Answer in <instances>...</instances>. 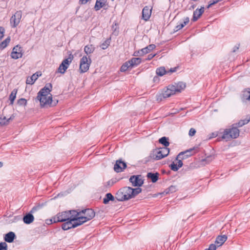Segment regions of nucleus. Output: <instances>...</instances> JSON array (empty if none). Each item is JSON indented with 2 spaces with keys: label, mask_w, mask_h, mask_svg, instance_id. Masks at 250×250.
<instances>
[{
  "label": "nucleus",
  "mask_w": 250,
  "mask_h": 250,
  "mask_svg": "<svg viewBox=\"0 0 250 250\" xmlns=\"http://www.w3.org/2000/svg\"><path fill=\"white\" fill-rule=\"evenodd\" d=\"M52 88V84L48 83L38 93L36 100L40 101L42 107L53 106L57 104L58 100L53 99L52 95L50 93Z\"/></svg>",
  "instance_id": "1"
},
{
  "label": "nucleus",
  "mask_w": 250,
  "mask_h": 250,
  "mask_svg": "<svg viewBox=\"0 0 250 250\" xmlns=\"http://www.w3.org/2000/svg\"><path fill=\"white\" fill-rule=\"evenodd\" d=\"M78 215V211L76 210H70L64 211L58 213L56 216H54V222H64L73 218L77 217Z\"/></svg>",
  "instance_id": "2"
},
{
  "label": "nucleus",
  "mask_w": 250,
  "mask_h": 250,
  "mask_svg": "<svg viewBox=\"0 0 250 250\" xmlns=\"http://www.w3.org/2000/svg\"><path fill=\"white\" fill-rule=\"evenodd\" d=\"M78 215L77 216V218L79 222L81 223V225L84 223L90 220L95 215V212L91 208L83 209L81 211H78Z\"/></svg>",
  "instance_id": "3"
},
{
  "label": "nucleus",
  "mask_w": 250,
  "mask_h": 250,
  "mask_svg": "<svg viewBox=\"0 0 250 250\" xmlns=\"http://www.w3.org/2000/svg\"><path fill=\"white\" fill-rule=\"evenodd\" d=\"M239 135V130L234 125L231 128H226L224 130L222 139L229 141L232 139L237 138Z\"/></svg>",
  "instance_id": "4"
},
{
  "label": "nucleus",
  "mask_w": 250,
  "mask_h": 250,
  "mask_svg": "<svg viewBox=\"0 0 250 250\" xmlns=\"http://www.w3.org/2000/svg\"><path fill=\"white\" fill-rule=\"evenodd\" d=\"M131 190L132 188L129 187H125L120 189L117 194L118 200L123 201L132 198Z\"/></svg>",
  "instance_id": "5"
},
{
  "label": "nucleus",
  "mask_w": 250,
  "mask_h": 250,
  "mask_svg": "<svg viewBox=\"0 0 250 250\" xmlns=\"http://www.w3.org/2000/svg\"><path fill=\"white\" fill-rule=\"evenodd\" d=\"M77 217H73L70 220L65 221L62 225V228L64 230H67L71 228H75L81 225Z\"/></svg>",
  "instance_id": "6"
},
{
  "label": "nucleus",
  "mask_w": 250,
  "mask_h": 250,
  "mask_svg": "<svg viewBox=\"0 0 250 250\" xmlns=\"http://www.w3.org/2000/svg\"><path fill=\"white\" fill-rule=\"evenodd\" d=\"M91 63V60L89 57L86 56H83L80 60V71L81 73L86 72L89 68Z\"/></svg>",
  "instance_id": "7"
},
{
  "label": "nucleus",
  "mask_w": 250,
  "mask_h": 250,
  "mask_svg": "<svg viewBox=\"0 0 250 250\" xmlns=\"http://www.w3.org/2000/svg\"><path fill=\"white\" fill-rule=\"evenodd\" d=\"M22 17L21 11H17L10 18V24L12 27H16L20 23Z\"/></svg>",
  "instance_id": "8"
},
{
  "label": "nucleus",
  "mask_w": 250,
  "mask_h": 250,
  "mask_svg": "<svg viewBox=\"0 0 250 250\" xmlns=\"http://www.w3.org/2000/svg\"><path fill=\"white\" fill-rule=\"evenodd\" d=\"M169 149L167 147H161L156 150L155 159L160 160L168 155Z\"/></svg>",
  "instance_id": "9"
},
{
  "label": "nucleus",
  "mask_w": 250,
  "mask_h": 250,
  "mask_svg": "<svg viewBox=\"0 0 250 250\" xmlns=\"http://www.w3.org/2000/svg\"><path fill=\"white\" fill-rule=\"evenodd\" d=\"M22 56V48L21 46L17 45L15 46L12 50L11 54V57L12 59L17 60L21 58Z\"/></svg>",
  "instance_id": "10"
},
{
  "label": "nucleus",
  "mask_w": 250,
  "mask_h": 250,
  "mask_svg": "<svg viewBox=\"0 0 250 250\" xmlns=\"http://www.w3.org/2000/svg\"><path fill=\"white\" fill-rule=\"evenodd\" d=\"M129 180L134 187H140L144 183V181L140 178V175L131 176Z\"/></svg>",
  "instance_id": "11"
},
{
  "label": "nucleus",
  "mask_w": 250,
  "mask_h": 250,
  "mask_svg": "<svg viewBox=\"0 0 250 250\" xmlns=\"http://www.w3.org/2000/svg\"><path fill=\"white\" fill-rule=\"evenodd\" d=\"M71 62V60H69L68 58L64 60L60 65L58 69V72L61 74H64Z\"/></svg>",
  "instance_id": "12"
},
{
  "label": "nucleus",
  "mask_w": 250,
  "mask_h": 250,
  "mask_svg": "<svg viewBox=\"0 0 250 250\" xmlns=\"http://www.w3.org/2000/svg\"><path fill=\"white\" fill-rule=\"evenodd\" d=\"M126 167V163L122 160H117L114 166V169L116 172H122Z\"/></svg>",
  "instance_id": "13"
},
{
  "label": "nucleus",
  "mask_w": 250,
  "mask_h": 250,
  "mask_svg": "<svg viewBox=\"0 0 250 250\" xmlns=\"http://www.w3.org/2000/svg\"><path fill=\"white\" fill-rule=\"evenodd\" d=\"M152 7L146 6L142 10V19L145 21H147L151 15Z\"/></svg>",
  "instance_id": "14"
},
{
  "label": "nucleus",
  "mask_w": 250,
  "mask_h": 250,
  "mask_svg": "<svg viewBox=\"0 0 250 250\" xmlns=\"http://www.w3.org/2000/svg\"><path fill=\"white\" fill-rule=\"evenodd\" d=\"M194 150V148H190L186 151L181 152L177 156L176 160H178V158L180 157L182 159H185L188 157L191 156L193 154L192 152Z\"/></svg>",
  "instance_id": "15"
},
{
  "label": "nucleus",
  "mask_w": 250,
  "mask_h": 250,
  "mask_svg": "<svg viewBox=\"0 0 250 250\" xmlns=\"http://www.w3.org/2000/svg\"><path fill=\"white\" fill-rule=\"evenodd\" d=\"M175 94L173 86L168 85L167 88L162 94L163 98H167Z\"/></svg>",
  "instance_id": "16"
},
{
  "label": "nucleus",
  "mask_w": 250,
  "mask_h": 250,
  "mask_svg": "<svg viewBox=\"0 0 250 250\" xmlns=\"http://www.w3.org/2000/svg\"><path fill=\"white\" fill-rule=\"evenodd\" d=\"M156 47V46L154 44H151L147 46L142 48L140 51H138V53H140V56H143L145 54L148 53L150 51L153 50Z\"/></svg>",
  "instance_id": "17"
},
{
  "label": "nucleus",
  "mask_w": 250,
  "mask_h": 250,
  "mask_svg": "<svg viewBox=\"0 0 250 250\" xmlns=\"http://www.w3.org/2000/svg\"><path fill=\"white\" fill-rule=\"evenodd\" d=\"M241 98L243 102L250 104V89L243 91Z\"/></svg>",
  "instance_id": "18"
},
{
  "label": "nucleus",
  "mask_w": 250,
  "mask_h": 250,
  "mask_svg": "<svg viewBox=\"0 0 250 250\" xmlns=\"http://www.w3.org/2000/svg\"><path fill=\"white\" fill-rule=\"evenodd\" d=\"M204 12V7L202 6L200 9H197L193 12L192 20L193 21H196Z\"/></svg>",
  "instance_id": "19"
},
{
  "label": "nucleus",
  "mask_w": 250,
  "mask_h": 250,
  "mask_svg": "<svg viewBox=\"0 0 250 250\" xmlns=\"http://www.w3.org/2000/svg\"><path fill=\"white\" fill-rule=\"evenodd\" d=\"M173 86V88L174 90V91L176 93L177 92H181L182 90L184 89L186 87L185 83L180 82L177 83H175L174 85H171Z\"/></svg>",
  "instance_id": "20"
},
{
  "label": "nucleus",
  "mask_w": 250,
  "mask_h": 250,
  "mask_svg": "<svg viewBox=\"0 0 250 250\" xmlns=\"http://www.w3.org/2000/svg\"><path fill=\"white\" fill-rule=\"evenodd\" d=\"M41 75V74H39L38 72L33 74L31 77H29L27 78L26 83L30 85L33 84L36 80L38 78V77Z\"/></svg>",
  "instance_id": "21"
},
{
  "label": "nucleus",
  "mask_w": 250,
  "mask_h": 250,
  "mask_svg": "<svg viewBox=\"0 0 250 250\" xmlns=\"http://www.w3.org/2000/svg\"><path fill=\"white\" fill-rule=\"evenodd\" d=\"M34 220V216L31 213H28L23 217V221L26 224H30Z\"/></svg>",
  "instance_id": "22"
},
{
  "label": "nucleus",
  "mask_w": 250,
  "mask_h": 250,
  "mask_svg": "<svg viewBox=\"0 0 250 250\" xmlns=\"http://www.w3.org/2000/svg\"><path fill=\"white\" fill-rule=\"evenodd\" d=\"M16 235L14 232L10 231L5 234L4 240L8 243H12L15 238Z\"/></svg>",
  "instance_id": "23"
},
{
  "label": "nucleus",
  "mask_w": 250,
  "mask_h": 250,
  "mask_svg": "<svg viewBox=\"0 0 250 250\" xmlns=\"http://www.w3.org/2000/svg\"><path fill=\"white\" fill-rule=\"evenodd\" d=\"M227 237L225 235L218 236L215 240V244L217 245L218 247L222 245L227 240Z\"/></svg>",
  "instance_id": "24"
},
{
  "label": "nucleus",
  "mask_w": 250,
  "mask_h": 250,
  "mask_svg": "<svg viewBox=\"0 0 250 250\" xmlns=\"http://www.w3.org/2000/svg\"><path fill=\"white\" fill-rule=\"evenodd\" d=\"M130 62V65H131V68H133L137 66L141 62V59L140 58H133L130 60L128 61Z\"/></svg>",
  "instance_id": "25"
},
{
  "label": "nucleus",
  "mask_w": 250,
  "mask_h": 250,
  "mask_svg": "<svg viewBox=\"0 0 250 250\" xmlns=\"http://www.w3.org/2000/svg\"><path fill=\"white\" fill-rule=\"evenodd\" d=\"M107 0H96L94 8L96 11L99 10L103 7L106 3Z\"/></svg>",
  "instance_id": "26"
},
{
  "label": "nucleus",
  "mask_w": 250,
  "mask_h": 250,
  "mask_svg": "<svg viewBox=\"0 0 250 250\" xmlns=\"http://www.w3.org/2000/svg\"><path fill=\"white\" fill-rule=\"evenodd\" d=\"M95 49V47L92 44H88L85 46L84 51L87 55H88L92 54L94 51Z\"/></svg>",
  "instance_id": "27"
},
{
  "label": "nucleus",
  "mask_w": 250,
  "mask_h": 250,
  "mask_svg": "<svg viewBox=\"0 0 250 250\" xmlns=\"http://www.w3.org/2000/svg\"><path fill=\"white\" fill-rule=\"evenodd\" d=\"M14 116L13 115H12L9 118H7L5 116H3L1 115L0 117V124L1 125H5L7 124L10 120H12L14 119Z\"/></svg>",
  "instance_id": "28"
},
{
  "label": "nucleus",
  "mask_w": 250,
  "mask_h": 250,
  "mask_svg": "<svg viewBox=\"0 0 250 250\" xmlns=\"http://www.w3.org/2000/svg\"><path fill=\"white\" fill-rule=\"evenodd\" d=\"M189 21V18L188 17L184 19V21L181 23H180L178 24L174 29L175 31H178V30L183 28L188 23Z\"/></svg>",
  "instance_id": "29"
},
{
  "label": "nucleus",
  "mask_w": 250,
  "mask_h": 250,
  "mask_svg": "<svg viewBox=\"0 0 250 250\" xmlns=\"http://www.w3.org/2000/svg\"><path fill=\"white\" fill-rule=\"evenodd\" d=\"M158 176L159 174L157 172L155 173L149 172L147 174V177L149 179H150L152 182L153 183H155L157 182L158 179Z\"/></svg>",
  "instance_id": "30"
},
{
  "label": "nucleus",
  "mask_w": 250,
  "mask_h": 250,
  "mask_svg": "<svg viewBox=\"0 0 250 250\" xmlns=\"http://www.w3.org/2000/svg\"><path fill=\"white\" fill-rule=\"evenodd\" d=\"M114 197L110 193H106L105 197L104 198L103 203L104 204H107L110 201H114Z\"/></svg>",
  "instance_id": "31"
},
{
  "label": "nucleus",
  "mask_w": 250,
  "mask_h": 250,
  "mask_svg": "<svg viewBox=\"0 0 250 250\" xmlns=\"http://www.w3.org/2000/svg\"><path fill=\"white\" fill-rule=\"evenodd\" d=\"M17 91H18V90L17 89H14L12 90V91L11 92V93L9 96V99L10 101V104H13L14 101L16 98V95L17 93Z\"/></svg>",
  "instance_id": "32"
},
{
  "label": "nucleus",
  "mask_w": 250,
  "mask_h": 250,
  "mask_svg": "<svg viewBox=\"0 0 250 250\" xmlns=\"http://www.w3.org/2000/svg\"><path fill=\"white\" fill-rule=\"evenodd\" d=\"M10 42V38L8 37L0 43V49L2 50L4 49L6 47H7Z\"/></svg>",
  "instance_id": "33"
},
{
  "label": "nucleus",
  "mask_w": 250,
  "mask_h": 250,
  "mask_svg": "<svg viewBox=\"0 0 250 250\" xmlns=\"http://www.w3.org/2000/svg\"><path fill=\"white\" fill-rule=\"evenodd\" d=\"M176 190V188L174 186H171L168 188L165 189V190L162 193L163 194H167L174 192Z\"/></svg>",
  "instance_id": "34"
},
{
  "label": "nucleus",
  "mask_w": 250,
  "mask_h": 250,
  "mask_svg": "<svg viewBox=\"0 0 250 250\" xmlns=\"http://www.w3.org/2000/svg\"><path fill=\"white\" fill-rule=\"evenodd\" d=\"M159 142L163 145L165 147H167L169 145V143L168 141V138L166 137H163L161 138L159 140Z\"/></svg>",
  "instance_id": "35"
},
{
  "label": "nucleus",
  "mask_w": 250,
  "mask_h": 250,
  "mask_svg": "<svg viewBox=\"0 0 250 250\" xmlns=\"http://www.w3.org/2000/svg\"><path fill=\"white\" fill-rule=\"evenodd\" d=\"M156 73L158 76H163L166 74L167 71L164 67H160L156 69Z\"/></svg>",
  "instance_id": "36"
},
{
  "label": "nucleus",
  "mask_w": 250,
  "mask_h": 250,
  "mask_svg": "<svg viewBox=\"0 0 250 250\" xmlns=\"http://www.w3.org/2000/svg\"><path fill=\"white\" fill-rule=\"evenodd\" d=\"M130 62L128 61L125 62L121 67L120 70L121 72H125L128 68H131L130 65Z\"/></svg>",
  "instance_id": "37"
},
{
  "label": "nucleus",
  "mask_w": 250,
  "mask_h": 250,
  "mask_svg": "<svg viewBox=\"0 0 250 250\" xmlns=\"http://www.w3.org/2000/svg\"><path fill=\"white\" fill-rule=\"evenodd\" d=\"M250 118L247 119H245L244 120H241L238 123H237L236 124V125L237 126H236V127H241L243 125H246V124H247L249 121H250Z\"/></svg>",
  "instance_id": "38"
},
{
  "label": "nucleus",
  "mask_w": 250,
  "mask_h": 250,
  "mask_svg": "<svg viewBox=\"0 0 250 250\" xmlns=\"http://www.w3.org/2000/svg\"><path fill=\"white\" fill-rule=\"evenodd\" d=\"M142 191V189L140 188H132V194L133 198H134L135 196L139 194Z\"/></svg>",
  "instance_id": "39"
},
{
  "label": "nucleus",
  "mask_w": 250,
  "mask_h": 250,
  "mask_svg": "<svg viewBox=\"0 0 250 250\" xmlns=\"http://www.w3.org/2000/svg\"><path fill=\"white\" fill-rule=\"evenodd\" d=\"M110 39H107L101 45V48L104 50L105 49H106L108 46H109V44H110Z\"/></svg>",
  "instance_id": "40"
},
{
  "label": "nucleus",
  "mask_w": 250,
  "mask_h": 250,
  "mask_svg": "<svg viewBox=\"0 0 250 250\" xmlns=\"http://www.w3.org/2000/svg\"><path fill=\"white\" fill-rule=\"evenodd\" d=\"M169 167L170 169L174 171H177L179 169L177 164H175L174 162L171 164Z\"/></svg>",
  "instance_id": "41"
},
{
  "label": "nucleus",
  "mask_w": 250,
  "mask_h": 250,
  "mask_svg": "<svg viewBox=\"0 0 250 250\" xmlns=\"http://www.w3.org/2000/svg\"><path fill=\"white\" fill-rule=\"evenodd\" d=\"M18 104L20 105H26L27 104V101L24 98H21L18 100Z\"/></svg>",
  "instance_id": "42"
},
{
  "label": "nucleus",
  "mask_w": 250,
  "mask_h": 250,
  "mask_svg": "<svg viewBox=\"0 0 250 250\" xmlns=\"http://www.w3.org/2000/svg\"><path fill=\"white\" fill-rule=\"evenodd\" d=\"M0 250H7V245L5 242L0 243Z\"/></svg>",
  "instance_id": "43"
},
{
  "label": "nucleus",
  "mask_w": 250,
  "mask_h": 250,
  "mask_svg": "<svg viewBox=\"0 0 250 250\" xmlns=\"http://www.w3.org/2000/svg\"><path fill=\"white\" fill-rule=\"evenodd\" d=\"M116 182L115 180L114 179H111L109 180L108 182H107L106 184V187H110L112 186Z\"/></svg>",
  "instance_id": "44"
},
{
  "label": "nucleus",
  "mask_w": 250,
  "mask_h": 250,
  "mask_svg": "<svg viewBox=\"0 0 250 250\" xmlns=\"http://www.w3.org/2000/svg\"><path fill=\"white\" fill-rule=\"evenodd\" d=\"M45 223L47 225H50V224H52V223H58V222H54V217H53L51 219H46L45 221Z\"/></svg>",
  "instance_id": "45"
},
{
  "label": "nucleus",
  "mask_w": 250,
  "mask_h": 250,
  "mask_svg": "<svg viewBox=\"0 0 250 250\" xmlns=\"http://www.w3.org/2000/svg\"><path fill=\"white\" fill-rule=\"evenodd\" d=\"M218 136V133L217 132H212V133H211L210 134H209L208 135V139L209 140L210 139H211L213 138H215L216 137H217Z\"/></svg>",
  "instance_id": "46"
},
{
  "label": "nucleus",
  "mask_w": 250,
  "mask_h": 250,
  "mask_svg": "<svg viewBox=\"0 0 250 250\" xmlns=\"http://www.w3.org/2000/svg\"><path fill=\"white\" fill-rule=\"evenodd\" d=\"M4 29L3 27L0 26V41L4 36Z\"/></svg>",
  "instance_id": "47"
},
{
  "label": "nucleus",
  "mask_w": 250,
  "mask_h": 250,
  "mask_svg": "<svg viewBox=\"0 0 250 250\" xmlns=\"http://www.w3.org/2000/svg\"><path fill=\"white\" fill-rule=\"evenodd\" d=\"M196 132V130L194 128H191L189 131L188 135L190 136H193L195 135Z\"/></svg>",
  "instance_id": "48"
},
{
  "label": "nucleus",
  "mask_w": 250,
  "mask_h": 250,
  "mask_svg": "<svg viewBox=\"0 0 250 250\" xmlns=\"http://www.w3.org/2000/svg\"><path fill=\"white\" fill-rule=\"evenodd\" d=\"M216 246L215 244H211L209 245V248H208L209 250H216Z\"/></svg>",
  "instance_id": "49"
},
{
  "label": "nucleus",
  "mask_w": 250,
  "mask_h": 250,
  "mask_svg": "<svg viewBox=\"0 0 250 250\" xmlns=\"http://www.w3.org/2000/svg\"><path fill=\"white\" fill-rule=\"evenodd\" d=\"M156 56V54H149L148 56H147V57L146 58V60L147 61H149L150 60H151L153 57H154L155 56Z\"/></svg>",
  "instance_id": "50"
},
{
  "label": "nucleus",
  "mask_w": 250,
  "mask_h": 250,
  "mask_svg": "<svg viewBox=\"0 0 250 250\" xmlns=\"http://www.w3.org/2000/svg\"><path fill=\"white\" fill-rule=\"evenodd\" d=\"M116 28H117V25L116 24H115V25H113L112 26V28L113 29H114V30L113 32V33L115 35H117L118 34V31H116Z\"/></svg>",
  "instance_id": "51"
},
{
  "label": "nucleus",
  "mask_w": 250,
  "mask_h": 250,
  "mask_svg": "<svg viewBox=\"0 0 250 250\" xmlns=\"http://www.w3.org/2000/svg\"><path fill=\"white\" fill-rule=\"evenodd\" d=\"M212 160V157L211 156L207 157L205 159L203 160V161H207L208 163Z\"/></svg>",
  "instance_id": "52"
},
{
  "label": "nucleus",
  "mask_w": 250,
  "mask_h": 250,
  "mask_svg": "<svg viewBox=\"0 0 250 250\" xmlns=\"http://www.w3.org/2000/svg\"><path fill=\"white\" fill-rule=\"evenodd\" d=\"M183 164L182 160H178L177 165H178V167H179V168L183 166Z\"/></svg>",
  "instance_id": "53"
},
{
  "label": "nucleus",
  "mask_w": 250,
  "mask_h": 250,
  "mask_svg": "<svg viewBox=\"0 0 250 250\" xmlns=\"http://www.w3.org/2000/svg\"><path fill=\"white\" fill-rule=\"evenodd\" d=\"M239 44H237V45H235L234 46V47L233 48L232 52H236L238 50V49H239Z\"/></svg>",
  "instance_id": "54"
},
{
  "label": "nucleus",
  "mask_w": 250,
  "mask_h": 250,
  "mask_svg": "<svg viewBox=\"0 0 250 250\" xmlns=\"http://www.w3.org/2000/svg\"><path fill=\"white\" fill-rule=\"evenodd\" d=\"M153 81L154 83H158L160 81V79L158 77V76H155L154 78H153Z\"/></svg>",
  "instance_id": "55"
},
{
  "label": "nucleus",
  "mask_w": 250,
  "mask_h": 250,
  "mask_svg": "<svg viewBox=\"0 0 250 250\" xmlns=\"http://www.w3.org/2000/svg\"><path fill=\"white\" fill-rule=\"evenodd\" d=\"M175 71H176V68H171V69H170V71L171 72H175Z\"/></svg>",
  "instance_id": "56"
},
{
  "label": "nucleus",
  "mask_w": 250,
  "mask_h": 250,
  "mask_svg": "<svg viewBox=\"0 0 250 250\" xmlns=\"http://www.w3.org/2000/svg\"><path fill=\"white\" fill-rule=\"evenodd\" d=\"M140 53H138V52L137 53L135 52L134 54V56H140Z\"/></svg>",
  "instance_id": "57"
},
{
  "label": "nucleus",
  "mask_w": 250,
  "mask_h": 250,
  "mask_svg": "<svg viewBox=\"0 0 250 250\" xmlns=\"http://www.w3.org/2000/svg\"><path fill=\"white\" fill-rule=\"evenodd\" d=\"M3 166V163L0 162V167H1Z\"/></svg>",
  "instance_id": "58"
},
{
  "label": "nucleus",
  "mask_w": 250,
  "mask_h": 250,
  "mask_svg": "<svg viewBox=\"0 0 250 250\" xmlns=\"http://www.w3.org/2000/svg\"><path fill=\"white\" fill-rule=\"evenodd\" d=\"M33 210H34V208H32V209L31 210V212H33Z\"/></svg>",
  "instance_id": "59"
},
{
  "label": "nucleus",
  "mask_w": 250,
  "mask_h": 250,
  "mask_svg": "<svg viewBox=\"0 0 250 250\" xmlns=\"http://www.w3.org/2000/svg\"><path fill=\"white\" fill-rule=\"evenodd\" d=\"M205 250H209V249H208H208H205Z\"/></svg>",
  "instance_id": "60"
}]
</instances>
